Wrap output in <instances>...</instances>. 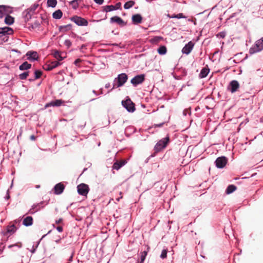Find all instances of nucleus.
<instances>
[{"mask_svg": "<svg viewBox=\"0 0 263 263\" xmlns=\"http://www.w3.org/2000/svg\"><path fill=\"white\" fill-rule=\"evenodd\" d=\"M128 79L127 75L126 73H123L118 75V77L115 79V81H117V84H114L113 87L111 89L121 87L127 81Z\"/></svg>", "mask_w": 263, "mask_h": 263, "instance_id": "nucleus-1", "label": "nucleus"}, {"mask_svg": "<svg viewBox=\"0 0 263 263\" xmlns=\"http://www.w3.org/2000/svg\"><path fill=\"white\" fill-rule=\"evenodd\" d=\"M263 50V37L256 41L255 45L249 50L250 54L261 51Z\"/></svg>", "mask_w": 263, "mask_h": 263, "instance_id": "nucleus-2", "label": "nucleus"}, {"mask_svg": "<svg viewBox=\"0 0 263 263\" xmlns=\"http://www.w3.org/2000/svg\"><path fill=\"white\" fill-rule=\"evenodd\" d=\"M169 141V137H166L159 140L154 147L155 153H158L165 148Z\"/></svg>", "mask_w": 263, "mask_h": 263, "instance_id": "nucleus-3", "label": "nucleus"}, {"mask_svg": "<svg viewBox=\"0 0 263 263\" xmlns=\"http://www.w3.org/2000/svg\"><path fill=\"white\" fill-rule=\"evenodd\" d=\"M77 190L80 195L87 196L89 191V187L87 184L81 183L78 185Z\"/></svg>", "mask_w": 263, "mask_h": 263, "instance_id": "nucleus-4", "label": "nucleus"}, {"mask_svg": "<svg viewBox=\"0 0 263 263\" xmlns=\"http://www.w3.org/2000/svg\"><path fill=\"white\" fill-rule=\"evenodd\" d=\"M71 20L79 26H86L88 24L86 20L80 16H74L71 18Z\"/></svg>", "mask_w": 263, "mask_h": 263, "instance_id": "nucleus-5", "label": "nucleus"}, {"mask_svg": "<svg viewBox=\"0 0 263 263\" xmlns=\"http://www.w3.org/2000/svg\"><path fill=\"white\" fill-rule=\"evenodd\" d=\"M145 80L144 74H139L135 76L131 80V83L134 86H137L143 82Z\"/></svg>", "mask_w": 263, "mask_h": 263, "instance_id": "nucleus-6", "label": "nucleus"}, {"mask_svg": "<svg viewBox=\"0 0 263 263\" xmlns=\"http://www.w3.org/2000/svg\"><path fill=\"white\" fill-rule=\"evenodd\" d=\"M11 8L9 6L0 5V18L4 16L9 14L12 12Z\"/></svg>", "mask_w": 263, "mask_h": 263, "instance_id": "nucleus-7", "label": "nucleus"}, {"mask_svg": "<svg viewBox=\"0 0 263 263\" xmlns=\"http://www.w3.org/2000/svg\"><path fill=\"white\" fill-rule=\"evenodd\" d=\"M228 160L225 157H220L217 158L215 161L216 166L218 168L224 167L227 163Z\"/></svg>", "mask_w": 263, "mask_h": 263, "instance_id": "nucleus-8", "label": "nucleus"}, {"mask_svg": "<svg viewBox=\"0 0 263 263\" xmlns=\"http://www.w3.org/2000/svg\"><path fill=\"white\" fill-rule=\"evenodd\" d=\"M123 105L129 112H133L135 110V105L130 99L122 101Z\"/></svg>", "mask_w": 263, "mask_h": 263, "instance_id": "nucleus-9", "label": "nucleus"}, {"mask_svg": "<svg viewBox=\"0 0 263 263\" xmlns=\"http://www.w3.org/2000/svg\"><path fill=\"white\" fill-rule=\"evenodd\" d=\"M194 46V44L192 42H189L183 48L182 52L184 54H189L192 50Z\"/></svg>", "mask_w": 263, "mask_h": 263, "instance_id": "nucleus-10", "label": "nucleus"}, {"mask_svg": "<svg viewBox=\"0 0 263 263\" xmlns=\"http://www.w3.org/2000/svg\"><path fill=\"white\" fill-rule=\"evenodd\" d=\"M65 189V185L62 183L57 184L54 187V193L57 195L61 194L63 193Z\"/></svg>", "mask_w": 263, "mask_h": 263, "instance_id": "nucleus-11", "label": "nucleus"}, {"mask_svg": "<svg viewBox=\"0 0 263 263\" xmlns=\"http://www.w3.org/2000/svg\"><path fill=\"white\" fill-rule=\"evenodd\" d=\"M26 55L28 57L27 59L30 61L37 60L39 58L38 54L36 51H28Z\"/></svg>", "mask_w": 263, "mask_h": 263, "instance_id": "nucleus-12", "label": "nucleus"}, {"mask_svg": "<svg viewBox=\"0 0 263 263\" xmlns=\"http://www.w3.org/2000/svg\"><path fill=\"white\" fill-rule=\"evenodd\" d=\"M13 33V30L12 28L9 27H5L0 28V34L3 35L8 34L11 35Z\"/></svg>", "mask_w": 263, "mask_h": 263, "instance_id": "nucleus-13", "label": "nucleus"}, {"mask_svg": "<svg viewBox=\"0 0 263 263\" xmlns=\"http://www.w3.org/2000/svg\"><path fill=\"white\" fill-rule=\"evenodd\" d=\"M229 87L230 90L232 93H233L237 90L239 87V84L237 81L233 80L231 82Z\"/></svg>", "mask_w": 263, "mask_h": 263, "instance_id": "nucleus-14", "label": "nucleus"}, {"mask_svg": "<svg viewBox=\"0 0 263 263\" xmlns=\"http://www.w3.org/2000/svg\"><path fill=\"white\" fill-rule=\"evenodd\" d=\"M64 102V101L62 100H55L54 101H52L46 104V105H45V107H48L50 106H60Z\"/></svg>", "mask_w": 263, "mask_h": 263, "instance_id": "nucleus-15", "label": "nucleus"}, {"mask_svg": "<svg viewBox=\"0 0 263 263\" xmlns=\"http://www.w3.org/2000/svg\"><path fill=\"white\" fill-rule=\"evenodd\" d=\"M126 163V160H122L120 161H116L114 163L112 168L113 169L118 170H119L122 166L124 165Z\"/></svg>", "mask_w": 263, "mask_h": 263, "instance_id": "nucleus-16", "label": "nucleus"}, {"mask_svg": "<svg viewBox=\"0 0 263 263\" xmlns=\"http://www.w3.org/2000/svg\"><path fill=\"white\" fill-rule=\"evenodd\" d=\"M33 224V218L31 216L25 217L23 221V224L26 227H29Z\"/></svg>", "mask_w": 263, "mask_h": 263, "instance_id": "nucleus-17", "label": "nucleus"}, {"mask_svg": "<svg viewBox=\"0 0 263 263\" xmlns=\"http://www.w3.org/2000/svg\"><path fill=\"white\" fill-rule=\"evenodd\" d=\"M142 17L139 14L133 15L132 16V21L134 24H138L141 23L142 22Z\"/></svg>", "mask_w": 263, "mask_h": 263, "instance_id": "nucleus-18", "label": "nucleus"}, {"mask_svg": "<svg viewBox=\"0 0 263 263\" xmlns=\"http://www.w3.org/2000/svg\"><path fill=\"white\" fill-rule=\"evenodd\" d=\"M110 22L111 23H114V22L117 23V24L121 25H125L124 21L121 17L117 16L112 17L110 18Z\"/></svg>", "mask_w": 263, "mask_h": 263, "instance_id": "nucleus-19", "label": "nucleus"}, {"mask_svg": "<svg viewBox=\"0 0 263 263\" xmlns=\"http://www.w3.org/2000/svg\"><path fill=\"white\" fill-rule=\"evenodd\" d=\"M41 204H42V202L36 204H33L31 208L29 210V213L32 214L39 211L41 209Z\"/></svg>", "mask_w": 263, "mask_h": 263, "instance_id": "nucleus-20", "label": "nucleus"}, {"mask_svg": "<svg viewBox=\"0 0 263 263\" xmlns=\"http://www.w3.org/2000/svg\"><path fill=\"white\" fill-rule=\"evenodd\" d=\"M209 72V69L208 67L203 68L199 74V77L200 78H205Z\"/></svg>", "mask_w": 263, "mask_h": 263, "instance_id": "nucleus-21", "label": "nucleus"}, {"mask_svg": "<svg viewBox=\"0 0 263 263\" xmlns=\"http://www.w3.org/2000/svg\"><path fill=\"white\" fill-rule=\"evenodd\" d=\"M14 21V18L12 16L9 15V14H7L6 15V16L5 17V23L7 25H12V24H13Z\"/></svg>", "mask_w": 263, "mask_h": 263, "instance_id": "nucleus-22", "label": "nucleus"}, {"mask_svg": "<svg viewBox=\"0 0 263 263\" xmlns=\"http://www.w3.org/2000/svg\"><path fill=\"white\" fill-rule=\"evenodd\" d=\"M72 25L71 24H68L66 25L61 26L59 27V30L61 32H65L71 29Z\"/></svg>", "mask_w": 263, "mask_h": 263, "instance_id": "nucleus-23", "label": "nucleus"}, {"mask_svg": "<svg viewBox=\"0 0 263 263\" xmlns=\"http://www.w3.org/2000/svg\"><path fill=\"white\" fill-rule=\"evenodd\" d=\"M31 67V64L28 63L27 62H24L19 66V69L21 70H25L30 69Z\"/></svg>", "mask_w": 263, "mask_h": 263, "instance_id": "nucleus-24", "label": "nucleus"}, {"mask_svg": "<svg viewBox=\"0 0 263 263\" xmlns=\"http://www.w3.org/2000/svg\"><path fill=\"white\" fill-rule=\"evenodd\" d=\"M16 230V228L15 224L13 223L12 224H10L7 226V232L10 233H14Z\"/></svg>", "mask_w": 263, "mask_h": 263, "instance_id": "nucleus-25", "label": "nucleus"}, {"mask_svg": "<svg viewBox=\"0 0 263 263\" xmlns=\"http://www.w3.org/2000/svg\"><path fill=\"white\" fill-rule=\"evenodd\" d=\"M63 13L61 10H58L55 11L52 14V16L55 19H60L62 17Z\"/></svg>", "mask_w": 263, "mask_h": 263, "instance_id": "nucleus-26", "label": "nucleus"}, {"mask_svg": "<svg viewBox=\"0 0 263 263\" xmlns=\"http://www.w3.org/2000/svg\"><path fill=\"white\" fill-rule=\"evenodd\" d=\"M52 54L59 61H62L63 59V57L62 56V53H60L58 51H54Z\"/></svg>", "mask_w": 263, "mask_h": 263, "instance_id": "nucleus-27", "label": "nucleus"}, {"mask_svg": "<svg viewBox=\"0 0 263 263\" xmlns=\"http://www.w3.org/2000/svg\"><path fill=\"white\" fill-rule=\"evenodd\" d=\"M135 4V2L133 1H129L125 3L124 8L125 9H128L132 8Z\"/></svg>", "mask_w": 263, "mask_h": 263, "instance_id": "nucleus-28", "label": "nucleus"}, {"mask_svg": "<svg viewBox=\"0 0 263 263\" xmlns=\"http://www.w3.org/2000/svg\"><path fill=\"white\" fill-rule=\"evenodd\" d=\"M236 190V186L234 185H230L228 186L226 193L228 194H231L233 193L234 191H235Z\"/></svg>", "mask_w": 263, "mask_h": 263, "instance_id": "nucleus-29", "label": "nucleus"}, {"mask_svg": "<svg viewBox=\"0 0 263 263\" xmlns=\"http://www.w3.org/2000/svg\"><path fill=\"white\" fill-rule=\"evenodd\" d=\"M157 51L160 54L163 55L166 53L167 49L165 46H161L158 49Z\"/></svg>", "mask_w": 263, "mask_h": 263, "instance_id": "nucleus-30", "label": "nucleus"}, {"mask_svg": "<svg viewBox=\"0 0 263 263\" xmlns=\"http://www.w3.org/2000/svg\"><path fill=\"white\" fill-rule=\"evenodd\" d=\"M57 0H48L47 1V5L49 7H55L57 5Z\"/></svg>", "mask_w": 263, "mask_h": 263, "instance_id": "nucleus-31", "label": "nucleus"}, {"mask_svg": "<svg viewBox=\"0 0 263 263\" xmlns=\"http://www.w3.org/2000/svg\"><path fill=\"white\" fill-rule=\"evenodd\" d=\"M115 9H116V7L115 6L108 5V6H106L104 7V10L105 12H109V11H112Z\"/></svg>", "mask_w": 263, "mask_h": 263, "instance_id": "nucleus-32", "label": "nucleus"}, {"mask_svg": "<svg viewBox=\"0 0 263 263\" xmlns=\"http://www.w3.org/2000/svg\"><path fill=\"white\" fill-rule=\"evenodd\" d=\"M147 255V252L143 251L141 253L140 255V260L138 261L137 263H142L145 260V257Z\"/></svg>", "mask_w": 263, "mask_h": 263, "instance_id": "nucleus-33", "label": "nucleus"}, {"mask_svg": "<svg viewBox=\"0 0 263 263\" xmlns=\"http://www.w3.org/2000/svg\"><path fill=\"white\" fill-rule=\"evenodd\" d=\"M29 76V71L24 72L19 75V78L21 80H25Z\"/></svg>", "mask_w": 263, "mask_h": 263, "instance_id": "nucleus-34", "label": "nucleus"}, {"mask_svg": "<svg viewBox=\"0 0 263 263\" xmlns=\"http://www.w3.org/2000/svg\"><path fill=\"white\" fill-rule=\"evenodd\" d=\"M79 1H81V0H73L70 2V4L74 9H77L79 7Z\"/></svg>", "mask_w": 263, "mask_h": 263, "instance_id": "nucleus-35", "label": "nucleus"}, {"mask_svg": "<svg viewBox=\"0 0 263 263\" xmlns=\"http://www.w3.org/2000/svg\"><path fill=\"white\" fill-rule=\"evenodd\" d=\"M42 71L40 70H35L34 72V79H39L41 76L42 75Z\"/></svg>", "mask_w": 263, "mask_h": 263, "instance_id": "nucleus-36", "label": "nucleus"}, {"mask_svg": "<svg viewBox=\"0 0 263 263\" xmlns=\"http://www.w3.org/2000/svg\"><path fill=\"white\" fill-rule=\"evenodd\" d=\"M162 40V37L161 36H155L152 39V42L154 43H157Z\"/></svg>", "mask_w": 263, "mask_h": 263, "instance_id": "nucleus-37", "label": "nucleus"}, {"mask_svg": "<svg viewBox=\"0 0 263 263\" xmlns=\"http://www.w3.org/2000/svg\"><path fill=\"white\" fill-rule=\"evenodd\" d=\"M167 253V250L163 249L161 252L160 257L162 259H164V258H166Z\"/></svg>", "mask_w": 263, "mask_h": 263, "instance_id": "nucleus-38", "label": "nucleus"}, {"mask_svg": "<svg viewBox=\"0 0 263 263\" xmlns=\"http://www.w3.org/2000/svg\"><path fill=\"white\" fill-rule=\"evenodd\" d=\"M49 64L51 66L52 68L53 69V68L58 67L60 65V63L59 61H54V62H52Z\"/></svg>", "mask_w": 263, "mask_h": 263, "instance_id": "nucleus-39", "label": "nucleus"}, {"mask_svg": "<svg viewBox=\"0 0 263 263\" xmlns=\"http://www.w3.org/2000/svg\"><path fill=\"white\" fill-rule=\"evenodd\" d=\"M43 68L45 70L47 71L51 70L53 69L51 66L49 64L45 65Z\"/></svg>", "mask_w": 263, "mask_h": 263, "instance_id": "nucleus-40", "label": "nucleus"}, {"mask_svg": "<svg viewBox=\"0 0 263 263\" xmlns=\"http://www.w3.org/2000/svg\"><path fill=\"white\" fill-rule=\"evenodd\" d=\"M172 18H180L184 17L182 13H179L177 15H174L173 16H171Z\"/></svg>", "mask_w": 263, "mask_h": 263, "instance_id": "nucleus-41", "label": "nucleus"}, {"mask_svg": "<svg viewBox=\"0 0 263 263\" xmlns=\"http://www.w3.org/2000/svg\"><path fill=\"white\" fill-rule=\"evenodd\" d=\"M217 37L220 38H224L226 36V33L224 32H221L217 34Z\"/></svg>", "mask_w": 263, "mask_h": 263, "instance_id": "nucleus-42", "label": "nucleus"}, {"mask_svg": "<svg viewBox=\"0 0 263 263\" xmlns=\"http://www.w3.org/2000/svg\"><path fill=\"white\" fill-rule=\"evenodd\" d=\"M64 44L68 47H69L71 45V43L69 40H65Z\"/></svg>", "mask_w": 263, "mask_h": 263, "instance_id": "nucleus-43", "label": "nucleus"}, {"mask_svg": "<svg viewBox=\"0 0 263 263\" xmlns=\"http://www.w3.org/2000/svg\"><path fill=\"white\" fill-rule=\"evenodd\" d=\"M94 1L98 4L101 5L103 4L104 0H94Z\"/></svg>", "mask_w": 263, "mask_h": 263, "instance_id": "nucleus-44", "label": "nucleus"}, {"mask_svg": "<svg viewBox=\"0 0 263 263\" xmlns=\"http://www.w3.org/2000/svg\"><path fill=\"white\" fill-rule=\"evenodd\" d=\"M56 229L59 232H62L63 231V227L62 226H58Z\"/></svg>", "mask_w": 263, "mask_h": 263, "instance_id": "nucleus-45", "label": "nucleus"}, {"mask_svg": "<svg viewBox=\"0 0 263 263\" xmlns=\"http://www.w3.org/2000/svg\"><path fill=\"white\" fill-rule=\"evenodd\" d=\"M38 6V5H34L32 7L30 8V11H34L37 8Z\"/></svg>", "mask_w": 263, "mask_h": 263, "instance_id": "nucleus-46", "label": "nucleus"}, {"mask_svg": "<svg viewBox=\"0 0 263 263\" xmlns=\"http://www.w3.org/2000/svg\"><path fill=\"white\" fill-rule=\"evenodd\" d=\"M63 221V219L62 218L59 219L58 220L55 221V223L58 224L61 223Z\"/></svg>", "mask_w": 263, "mask_h": 263, "instance_id": "nucleus-47", "label": "nucleus"}, {"mask_svg": "<svg viewBox=\"0 0 263 263\" xmlns=\"http://www.w3.org/2000/svg\"><path fill=\"white\" fill-rule=\"evenodd\" d=\"M121 3H117V4L116 5V6H115V7H116V9H119V8H120V6H121Z\"/></svg>", "mask_w": 263, "mask_h": 263, "instance_id": "nucleus-48", "label": "nucleus"}, {"mask_svg": "<svg viewBox=\"0 0 263 263\" xmlns=\"http://www.w3.org/2000/svg\"><path fill=\"white\" fill-rule=\"evenodd\" d=\"M81 61V60L80 59H77L76 60H75V61H74V64H75L76 65H78V63H79Z\"/></svg>", "mask_w": 263, "mask_h": 263, "instance_id": "nucleus-49", "label": "nucleus"}, {"mask_svg": "<svg viewBox=\"0 0 263 263\" xmlns=\"http://www.w3.org/2000/svg\"><path fill=\"white\" fill-rule=\"evenodd\" d=\"M30 139L31 140L34 141V140H35L36 137H35V136H34V135H31V136H30Z\"/></svg>", "mask_w": 263, "mask_h": 263, "instance_id": "nucleus-50", "label": "nucleus"}, {"mask_svg": "<svg viewBox=\"0 0 263 263\" xmlns=\"http://www.w3.org/2000/svg\"><path fill=\"white\" fill-rule=\"evenodd\" d=\"M109 87V84H106V85H105V87L106 88H108Z\"/></svg>", "mask_w": 263, "mask_h": 263, "instance_id": "nucleus-51", "label": "nucleus"}, {"mask_svg": "<svg viewBox=\"0 0 263 263\" xmlns=\"http://www.w3.org/2000/svg\"><path fill=\"white\" fill-rule=\"evenodd\" d=\"M2 252V250L0 249V254Z\"/></svg>", "mask_w": 263, "mask_h": 263, "instance_id": "nucleus-52", "label": "nucleus"}, {"mask_svg": "<svg viewBox=\"0 0 263 263\" xmlns=\"http://www.w3.org/2000/svg\"><path fill=\"white\" fill-rule=\"evenodd\" d=\"M161 125H162V124H160V125H157V126L160 127V126H161Z\"/></svg>", "mask_w": 263, "mask_h": 263, "instance_id": "nucleus-53", "label": "nucleus"}]
</instances>
